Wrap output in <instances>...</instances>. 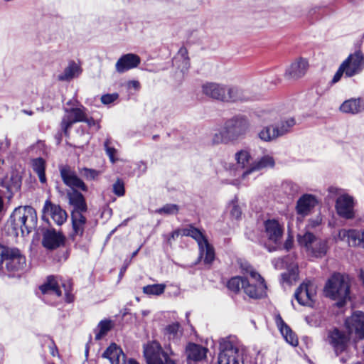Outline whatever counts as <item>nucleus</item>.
Segmentation results:
<instances>
[{"mask_svg": "<svg viewBox=\"0 0 364 364\" xmlns=\"http://www.w3.org/2000/svg\"><path fill=\"white\" fill-rule=\"evenodd\" d=\"M63 111L64 114L60 122L61 132L55 135L57 144L61 141L63 133L68 136L70 129L75 123L85 122L89 127H100L97 121L89 115L87 109L76 99L68 100L63 106Z\"/></svg>", "mask_w": 364, "mask_h": 364, "instance_id": "obj_1", "label": "nucleus"}, {"mask_svg": "<svg viewBox=\"0 0 364 364\" xmlns=\"http://www.w3.org/2000/svg\"><path fill=\"white\" fill-rule=\"evenodd\" d=\"M250 122L246 115L238 114L226 119L221 129L212 138L215 144H229L245 137L250 130Z\"/></svg>", "mask_w": 364, "mask_h": 364, "instance_id": "obj_2", "label": "nucleus"}, {"mask_svg": "<svg viewBox=\"0 0 364 364\" xmlns=\"http://www.w3.org/2000/svg\"><path fill=\"white\" fill-rule=\"evenodd\" d=\"M242 268L245 269L249 277L244 278L239 276L232 277L228 283V289L236 293L242 289L244 293L251 299L264 297L267 289L264 279L251 267L247 266L245 268L242 265Z\"/></svg>", "mask_w": 364, "mask_h": 364, "instance_id": "obj_3", "label": "nucleus"}, {"mask_svg": "<svg viewBox=\"0 0 364 364\" xmlns=\"http://www.w3.org/2000/svg\"><path fill=\"white\" fill-rule=\"evenodd\" d=\"M350 340L351 335L346 328H333L327 334L326 341L333 348L335 355L340 357V362L343 364L352 357Z\"/></svg>", "mask_w": 364, "mask_h": 364, "instance_id": "obj_4", "label": "nucleus"}, {"mask_svg": "<svg viewBox=\"0 0 364 364\" xmlns=\"http://www.w3.org/2000/svg\"><path fill=\"white\" fill-rule=\"evenodd\" d=\"M245 347L235 336L221 339L218 364H243Z\"/></svg>", "mask_w": 364, "mask_h": 364, "instance_id": "obj_5", "label": "nucleus"}, {"mask_svg": "<svg viewBox=\"0 0 364 364\" xmlns=\"http://www.w3.org/2000/svg\"><path fill=\"white\" fill-rule=\"evenodd\" d=\"M326 296L337 301L341 307L350 299V283L347 276L334 274L326 282L324 288Z\"/></svg>", "mask_w": 364, "mask_h": 364, "instance_id": "obj_6", "label": "nucleus"}, {"mask_svg": "<svg viewBox=\"0 0 364 364\" xmlns=\"http://www.w3.org/2000/svg\"><path fill=\"white\" fill-rule=\"evenodd\" d=\"M10 220L14 230H21L22 235L29 234L36 227V211L31 206H19L14 209Z\"/></svg>", "mask_w": 364, "mask_h": 364, "instance_id": "obj_7", "label": "nucleus"}, {"mask_svg": "<svg viewBox=\"0 0 364 364\" xmlns=\"http://www.w3.org/2000/svg\"><path fill=\"white\" fill-rule=\"evenodd\" d=\"M143 353L147 364H176L173 351L164 350L156 341L144 344Z\"/></svg>", "mask_w": 364, "mask_h": 364, "instance_id": "obj_8", "label": "nucleus"}, {"mask_svg": "<svg viewBox=\"0 0 364 364\" xmlns=\"http://www.w3.org/2000/svg\"><path fill=\"white\" fill-rule=\"evenodd\" d=\"M297 241L301 247L305 248L307 254L314 257H324L328 250L327 240L317 237L309 231L298 235Z\"/></svg>", "mask_w": 364, "mask_h": 364, "instance_id": "obj_9", "label": "nucleus"}, {"mask_svg": "<svg viewBox=\"0 0 364 364\" xmlns=\"http://www.w3.org/2000/svg\"><path fill=\"white\" fill-rule=\"evenodd\" d=\"M25 265L26 258L18 249L0 244V269L17 272L23 269Z\"/></svg>", "mask_w": 364, "mask_h": 364, "instance_id": "obj_10", "label": "nucleus"}, {"mask_svg": "<svg viewBox=\"0 0 364 364\" xmlns=\"http://www.w3.org/2000/svg\"><path fill=\"white\" fill-rule=\"evenodd\" d=\"M296 124L294 117L283 118L273 126H267L258 133L259 138L264 141H272L291 132Z\"/></svg>", "mask_w": 364, "mask_h": 364, "instance_id": "obj_11", "label": "nucleus"}, {"mask_svg": "<svg viewBox=\"0 0 364 364\" xmlns=\"http://www.w3.org/2000/svg\"><path fill=\"white\" fill-rule=\"evenodd\" d=\"M182 235L191 237L197 242L199 248V259H203L204 263L207 264L213 262L215 259L214 249L200 230L190 226L182 230Z\"/></svg>", "mask_w": 364, "mask_h": 364, "instance_id": "obj_12", "label": "nucleus"}, {"mask_svg": "<svg viewBox=\"0 0 364 364\" xmlns=\"http://www.w3.org/2000/svg\"><path fill=\"white\" fill-rule=\"evenodd\" d=\"M341 65L346 71V77L360 74L364 69V54L360 50L350 53Z\"/></svg>", "mask_w": 364, "mask_h": 364, "instance_id": "obj_13", "label": "nucleus"}, {"mask_svg": "<svg viewBox=\"0 0 364 364\" xmlns=\"http://www.w3.org/2000/svg\"><path fill=\"white\" fill-rule=\"evenodd\" d=\"M344 326L356 339H364V313L354 312L345 320Z\"/></svg>", "mask_w": 364, "mask_h": 364, "instance_id": "obj_14", "label": "nucleus"}, {"mask_svg": "<svg viewBox=\"0 0 364 364\" xmlns=\"http://www.w3.org/2000/svg\"><path fill=\"white\" fill-rule=\"evenodd\" d=\"M316 294V286L312 282H303L294 293L295 299L299 304L310 306Z\"/></svg>", "mask_w": 364, "mask_h": 364, "instance_id": "obj_15", "label": "nucleus"}, {"mask_svg": "<svg viewBox=\"0 0 364 364\" xmlns=\"http://www.w3.org/2000/svg\"><path fill=\"white\" fill-rule=\"evenodd\" d=\"M42 212V218L44 220H48V218L50 217L58 225H63L68 217L65 210L62 209L60 205L53 203L49 200L45 202Z\"/></svg>", "mask_w": 364, "mask_h": 364, "instance_id": "obj_16", "label": "nucleus"}, {"mask_svg": "<svg viewBox=\"0 0 364 364\" xmlns=\"http://www.w3.org/2000/svg\"><path fill=\"white\" fill-rule=\"evenodd\" d=\"M60 172L63 181L66 186L71 188V190L78 188L82 191H87V186L70 167L67 166H60Z\"/></svg>", "mask_w": 364, "mask_h": 364, "instance_id": "obj_17", "label": "nucleus"}, {"mask_svg": "<svg viewBox=\"0 0 364 364\" xmlns=\"http://www.w3.org/2000/svg\"><path fill=\"white\" fill-rule=\"evenodd\" d=\"M250 161H237L236 171L241 174L243 178L255 171L262 169L265 167H273L274 161H255L254 163L250 164Z\"/></svg>", "mask_w": 364, "mask_h": 364, "instance_id": "obj_18", "label": "nucleus"}, {"mask_svg": "<svg viewBox=\"0 0 364 364\" xmlns=\"http://www.w3.org/2000/svg\"><path fill=\"white\" fill-rule=\"evenodd\" d=\"M253 96L251 93L238 85H226L225 102H236L251 100Z\"/></svg>", "mask_w": 364, "mask_h": 364, "instance_id": "obj_19", "label": "nucleus"}, {"mask_svg": "<svg viewBox=\"0 0 364 364\" xmlns=\"http://www.w3.org/2000/svg\"><path fill=\"white\" fill-rule=\"evenodd\" d=\"M336 209L338 214L346 219L354 217V202L353 197L348 194L340 196L336 202Z\"/></svg>", "mask_w": 364, "mask_h": 364, "instance_id": "obj_20", "label": "nucleus"}, {"mask_svg": "<svg viewBox=\"0 0 364 364\" xmlns=\"http://www.w3.org/2000/svg\"><path fill=\"white\" fill-rule=\"evenodd\" d=\"M226 85L213 82H208L202 85V92L209 98L225 102Z\"/></svg>", "mask_w": 364, "mask_h": 364, "instance_id": "obj_21", "label": "nucleus"}, {"mask_svg": "<svg viewBox=\"0 0 364 364\" xmlns=\"http://www.w3.org/2000/svg\"><path fill=\"white\" fill-rule=\"evenodd\" d=\"M308 68V60L305 58H299L296 59L287 68L284 76L287 79L296 80L304 76Z\"/></svg>", "mask_w": 364, "mask_h": 364, "instance_id": "obj_22", "label": "nucleus"}, {"mask_svg": "<svg viewBox=\"0 0 364 364\" xmlns=\"http://www.w3.org/2000/svg\"><path fill=\"white\" fill-rule=\"evenodd\" d=\"M265 235L269 242L275 245L280 243L284 233V226L278 220H267L264 223Z\"/></svg>", "mask_w": 364, "mask_h": 364, "instance_id": "obj_23", "label": "nucleus"}, {"mask_svg": "<svg viewBox=\"0 0 364 364\" xmlns=\"http://www.w3.org/2000/svg\"><path fill=\"white\" fill-rule=\"evenodd\" d=\"M141 63V58L134 53L122 55L115 63V70L118 73H124L136 68Z\"/></svg>", "mask_w": 364, "mask_h": 364, "instance_id": "obj_24", "label": "nucleus"}, {"mask_svg": "<svg viewBox=\"0 0 364 364\" xmlns=\"http://www.w3.org/2000/svg\"><path fill=\"white\" fill-rule=\"evenodd\" d=\"M317 198L312 194H304L297 200L296 205V213L305 217L309 215L318 204Z\"/></svg>", "mask_w": 364, "mask_h": 364, "instance_id": "obj_25", "label": "nucleus"}, {"mask_svg": "<svg viewBox=\"0 0 364 364\" xmlns=\"http://www.w3.org/2000/svg\"><path fill=\"white\" fill-rule=\"evenodd\" d=\"M341 112L357 115L364 112V99L362 97H352L345 100L339 107Z\"/></svg>", "mask_w": 364, "mask_h": 364, "instance_id": "obj_26", "label": "nucleus"}, {"mask_svg": "<svg viewBox=\"0 0 364 364\" xmlns=\"http://www.w3.org/2000/svg\"><path fill=\"white\" fill-rule=\"evenodd\" d=\"M66 195L68 203L72 208L71 213H84L87 211V204L81 193L76 190H69L67 191Z\"/></svg>", "mask_w": 364, "mask_h": 364, "instance_id": "obj_27", "label": "nucleus"}, {"mask_svg": "<svg viewBox=\"0 0 364 364\" xmlns=\"http://www.w3.org/2000/svg\"><path fill=\"white\" fill-rule=\"evenodd\" d=\"M338 239L346 242L349 246L362 247L363 232L342 229L338 232Z\"/></svg>", "mask_w": 364, "mask_h": 364, "instance_id": "obj_28", "label": "nucleus"}, {"mask_svg": "<svg viewBox=\"0 0 364 364\" xmlns=\"http://www.w3.org/2000/svg\"><path fill=\"white\" fill-rule=\"evenodd\" d=\"M102 357L108 359L110 364H126L125 355L115 343H112L106 349Z\"/></svg>", "mask_w": 364, "mask_h": 364, "instance_id": "obj_29", "label": "nucleus"}, {"mask_svg": "<svg viewBox=\"0 0 364 364\" xmlns=\"http://www.w3.org/2000/svg\"><path fill=\"white\" fill-rule=\"evenodd\" d=\"M64 242V237L60 232L55 230L46 231L43 237V245L49 250L56 249Z\"/></svg>", "mask_w": 364, "mask_h": 364, "instance_id": "obj_30", "label": "nucleus"}, {"mask_svg": "<svg viewBox=\"0 0 364 364\" xmlns=\"http://www.w3.org/2000/svg\"><path fill=\"white\" fill-rule=\"evenodd\" d=\"M40 289L42 294L44 295V300L47 299L48 296H54L55 297H60L62 295L58 282L53 276H50L47 279V282L40 287Z\"/></svg>", "mask_w": 364, "mask_h": 364, "instance_id": "obj_31", "label": "nucleus"}, {"mask_svg": "<svg viewBox=\"0 0 364 364\" xmlns=\"http://www.w3.org/2000/svg\"><path fill=\"white\" fill-rule=\"evenodd\" d=\"M275 321L286 341L292 346H296L298 345L296 336L293 333L289 326L284 323L280 315L276 316Z\"/></svg>", "mask_w": 364, "mask_h": 364, "instance_id": "obj_32", "label": "nucleus"}, {"mask_svg": "<svg viewBox=\"0 0 364 364\" xmlns=\"http://www.w3.org/2000/svg\"><path fill=\"white\" fill-rule=\"evenodd\" d=\"M173 65L184 73L188 71L190 67V60L188 55V50L186 48L181 47L173 59Z\"/></svg>", "mask_w": 364, "mask_h": 364, "instance_id": "obj_33", "label": "nucleus"}, {"mask_svg": "<svg viewBox=\"0 0 364 364\" xmlns=\"http://www.w3.org/2000/svg\"><path fill=\"white\" fill-rule=\"evenodd\" d=\"M187 358L193 361H200L206 356L207 349L200 345L189 343L186 349Z\"/></svg>", "mask_w": 364, "mask_h": 364, "instance_id": "obj_34", "label": "nucleus"}, {"mask_svg": "<svg viewBox=\"0 0 364 364\" xmlns=\"http://www.w3.org/2000/svg\"><path fill=\"white\" fill-rule=\"evenodd\" d=\"M81 73L82 69L80 66L75 62L71 61L65 68L63 73L59 75L58 79L61 81H70L75 77H77Z\"/></svg>", "mask_w": 364, "mask_h": 364, "instance_id": "obj_35", "label": "nucleus"}, {"mask_svg": "<svg viewBox=\"0 0 364 364\" xmlns=\"http://www.w3.org/2000/svg\"><path fill=\"white\" fill-rule=\"evenodd\" d=\"M71 219L73 235H82L86 223V218L83 215V213H71Z\"/></svg>", "mask_w": 364, "mask_h": 364, "instance_id": "obj_36", "label": "nucleus"}, {"mask_svg": "<svg viewBox=\"0 0 364 364\" xmlns=\"http://www.w3.org/2000/svg\"><path fill=\"white\" fill-rule=\"evenodd\" d=\"M114 324L111 320L101 321L95 329V339L101 340L112 328Z\"/></svg>", "mask_w": 364, "mask_h": 364, "instance_id": "obj_37", "label": "nucleus"}, {"mask_svg": "<svg viewBox=\"0 0 364 364\" xmlns=\"http://www.w3.org/2000/svg\"><path fill=\"white\" fill-rule=\"evenodd\" d=\"M166 285L164 284H156L147 285L143 287V292L150 296H159L164 292Z\"/></svg>", "mask_w": 364, "mask_h": 364, "instance_id": "obj_38", "label": "nucleus"}, {"mask_svg": "<svg viewBox=\"0 0 364 364\" xmlns=\"http://www.w3.org/2000/svg\"><path fill=\"white\" fill-rule=\"evenodd\" d=\"M46 161H33L32 167L33 171L38 174L40 181L42 183L46 182V177L45 175V164Z\"/></svg>", "mask_w": 364, "mask_h": 364, "instance_id": "obj_39", "label": "nucleus"}, {"mask_svg": "<svg viewBox=\"0 0 364 364\" xmlns=\"http://www.w3.org/2000/svg\"><path fill=\"white\" fill-rule=\"evenodd\" d=\"M179 328L180 325L178 323L168 325L164 329V334L168 340H174L181 334Z\"/></svg>", "mask_w": 364, "mask_h": 364, "instance_id": "obj_40", "label": "nucleus"}, {"mask_svg": "<svg viewBox=\"0 0 364 364\" xmlns=\"http://www.w3.org/2000/svg\"><path fill=\"white\" fill-rule=\"evenodd\" d=\"M104 146L105 152L109 159H118V149H116L113 141L107 139L105 141Z\"/></svg>", "mask_w": 364, "mask_h": 364, "instance_id": "obj_41", "label": "nucleus"}, {"mask_svg": "<svg viewBox=\"0 0 364 364\" xmlns=\"http://www.w3.org/2000/svg\"><path fill=\"white\" fill-rule=\"evenodd\" d=\"M31 151L37 154V156L33 159H43V157L47 155V149L43 141H38L36 145L32 146Z\"/></svg>", "mask_w": 364, "mask_h": 364, "instance_id": "obj_42", "label": "nucleus"}, {"mask_svg": "<svg viewBox=\"0 0 364 364\" xmlns=\"http://www.w3.org/2000/svg\"><path fill=\"white\" fill-rule=\"evenodd\" d=\"M257 114L264 122H271L277 119V113L272 110H261L257 112Z\"/></svg>", "mask_w": 364, "mask_h": 364, "instance_id": "obj_43", "label": "nucleus"}, {"mask_svg": "<svg viewBox=\"0 0 364 364\" xmlns=\"http://www.w3.org/2000/svg\"><path fill=\"white\" fill-rule=\"evenodd\" d=\"M254 151L250 148H245L235 153V159H252L255 158Z\"/></svg>", "mask_w": 364, "mask_h": 364, "instance_id": "obj_44", "label": "nucleus"}, {"mask_svg": "<svg viewBox=\"0 0 364 364\" xmlns=\"http://www.w3.org/2000/svg\"><path fill=\"white\" fill-rule=\"evenodd\" d=\"M178 211V207L175 204H166L164 205L162 208L156 210V213L159 214H165V215H174L176 214Z\"/></svg>", "mask_w": 364, "mask_h": 364, "instance_id": "obj_45", "label": "nucleus"}, {"mask_svg": "<svg viewBox=\"0 0 364 364\" xmlns=\"http://www.w3.org/2000/svg\"><path fill=\"white\" fill-rule=\"evenodd\" d=\"M80 173L87 180H95L100 175L101 171L95 169L83 168L80 170Z\"/></svg>", "mask_w": 364, "mask_h": 364, "instance_id": "obj_46", "label": "nucleus"}, {"mask_svg": "<svg viewBox=\"0 0 364 364\" xmlns=\"http://www.w3.org/2000/svg\"><path fill=\"white\" fill-rule=\"evenodd\" d=\"M229 208H230V215L232 218H234L235 219H238L240 218V216L242 215V211H241L240 208L239 207V205H237V203L236 202L232 201L229 205Z\"/></svg>", "mask_w": 364, "mask_h": 364, "instance_id": "obj_47", "label": "nucleus"}, {"mask_svg": "<svg viewBox=\"0 0 364 364\" xmlns=\"http://www.w3.org/2000/svg\"><path fill=\"white\" fill-rule=\"evenodd\" d=\"M297 265L292 264L291 272L289 274L284 273L282 274V278L284 282H291L292 279H295L296 277Z\"/></svg>", "mask_w": 364, "mask_h": 364, "instance_id": "obj_48", "label": "nucleus"}, {"mask_svg": "<svg viewBox=\"0 0 364 364\" xmlns=\"http://www.w3.org/2000/svg\"><path fill=\"white\" fill-rule=\"evenodd\" d=\"M113 192L118 196H122L124 195V186L122 181L118 179L113 184Z\"/></svg>", "mask_w": 364, "mask_h": 364, "instance_id": "obj_49", "label": "nucleus"}, {"mask_svg": "<svg viewBox=\"0 0 364 364\" xmlns=\"http://www.w3.org/2000/svg\"><path fill=\"white\" fill-rule=\"evenodd\" d=\"M118 97L119 95L117 93L106 94L102 96L101 102L105 105H109L114 102Z\"/></svg>", "mask_w": 364, "mask_h": 364, "instance_id": "obj_50", "label": "nucleus"}, {"mask_svg": "<svg viewBox=\"0 0 364 364\" xmlns=\"http://www.w3.org/2000/svg\"><path fill=\"white\" fill-rule=\"evenodd\" d=\"M343 75L346 76V71L343 68V67L340 65L338 69L337 70L336 73L333 75L331 83L332 85L337 83L341 80V78L342 77V76Z\"/></svg>", "mask_w": 364, "mask_h": 364, "instance_id": "obj_51", "label": "nucleus"}, {"mask_svg": "<svg viewBox=\"0 0 364 364\" xmlns=\"http://www.w3.org/2000/svg\"><path fill=\"white\" fill-rule=\"evenodd\" d=\"M125 86H126L127 89L129 90H134L135 91H138L141 88L140 82L138 80H129L126 83Z\"/></svg>", "mask_w": 364, "mask_h": 364, "instance_id": "obj_52", "label": "nucleus"}, {"mask_svg": "<svg viewBox=\"0 0 364 364\" xmlns=\"http://www.w3.org/2000/svg\"><path fill=\"white\" fill-rule=\"evenodd\" d=\"M272 263L276 269H282L284 267V264H287V262L286 259L278 258L274 259Z\"/></svg>", "mask_w": 364, "mask_h": 364, "instance_id": "obj_53", "label": "nucleus"}, {"mask_svg": "<svg viewBox=\"0 0 364 364\" xmlns=\"http://www.w3.org/2000/svg\"><path fill=\"white\" fill-rule=\"evenodd\" d=\"M321 223V219L320 218H316L314 220H310L309 221V227L311 228H314L318 226Z\"/></svg>", "mask_w": 364, "mask_h": 364, "instance_id": "obj_54", "label": "nucleus"}, {"mask_svg": "<svg viewBox=\"0 0 364 364\" xmlns=\"http://www.w3.org/2000/svg\"><path fill=\"white\" fill-rule=\"evenodd\" d=\"M48 339H49L50 343V346H49L50 347V354L53 356H55L58 354V348H57L56 346L54 344L53 341L52 339H50V338H48Z\"/></svg>", "mask_w": 364, "mask_h": 364, "instance_id": "obj_55", "label": "nucleus"}, {"mask_svg": "<svg viewBox=\"0 0 364 364\" xmlns=\"http://www.w3.org/2000/svg\"><path fill=\"white\" fill-rule=\"evenodd\" d=\"M293 245V238L291 236H289L284 242V248L287 250L291 248Z\"/></svg>", "mask_w": 364, "mask_h": 364, "instance_id": "obj_56", "label": "nucleus"}, {"mask_svg": "<svg viewBox=\"0 0 364 364\" xmlns=\"http://www.w3.org/2000/svg\"><path fill=\"white\" fill-rule=\"evenodd\" d=\"M182 235V231L181 232L179 230H174L171 232L170 237L168 240L170 241L171 239L175 240L176 237H178L180 235Z\"/></svg>", "mask_w": 364, "mask_h": 364, "instance_id": "obj_57", "label": "nucleus"}, {"mask_svg": "<svg viewBox=\"0 0 364 364\" xmlns=\"http://www.w3.org/2000/svg\"><path fill=\"white\" fill-rule=\"evenodd\" d=\"M63 287L65 288V294H66V301L68 302L72 301V299L70 298V296L69 294L70 286L66 287L65 284H63Z\"/></svg>", "mask_w": 364, "mask_h": 364, "instance_id": "obj_58", "label": "nucleus"}, {"mask_svg": "<svg viewBox=\"0 0 364 364\" xmlns=\"http://www.w3.org/2000/svg\"><path fill=\"white\" fill-rule=\"evenodd\" d=\"M139 168H142V170L141 171H139L138 176H139L141 173L144 172L146 168V164L142 161L139 162Z\"/></svg>", "mask_w": 364, "mask_h": 364, "instance_id": "obj_59", "label": "nucleus"}, {"mask_svg": "<svg viewBox=\"0 0 364 364\" xmlns=\"http://www.w3.org/2000/svg\"><path fill=\"white\" fill-rule=\"evenodd\" d=\"M82 136L84 137L83 142L87 144L90 138L89 134L83 132Z\"/></svg>", "mask_w": 364, "mask_h": 364, "instance_id": "obj_60", "label": "nucleus"}, {"mask_svg": "<svg viewBox=\"0 0 364 364\" xmlns=\"http://www.w3.org/2000/svg\"><path fill=\"white\" fill-rule=\"evenodd\" d=\"M257 159L264 160V159H272V157H269L268 156H261V157H257Z\"/></svg>", "mask_w": 364, "mask_h": 364, "instance_id": "obj_61", "label": "nucleus"}, {"mask_svg": "<svg viewBox=\"0 0 364 364\" xmlns=\"http://www.w3.org/2000/svg\"><path fill=\"white\" fill-rule=\"evenodd\" d=\"M141 247H139L136 251H134L132 255V257H134L139 252V250H140Z\"/></svg>", "mask_w": 364, "mask_h": 364, "instance_id": "obj_62", "label": "nucleus"}, {"mask_svg": "<svg viewBox=\"0 0 364 364\" xmlns=\"http://www.w3.org/2000/svg\"><path fill=\"white\" fill-rule=\"evenodd\" d=\"M359 277H360V279L363 280V282H364V272H363V271H362V270L360 271Z\"/></svg>", "mask_w": 364, "mask_h": 364, "instance_id": "obj_63", "label": "nucleus"}, {"mask_svg": "<svg viewBox=\"0 0 364 364\" xmlns=\"http://www.w3.org/2000/svg\"><path fill=\"white\" fill-rule=\"evenodd\" d=\"M129 364H139V363L136 361H135L134 360L130 359L129 360Z\"/></svg>", "mask_w": 364, "mask_h": 364, "instance_id": "obj_64", "label": "nucleus"}]
</instances>
